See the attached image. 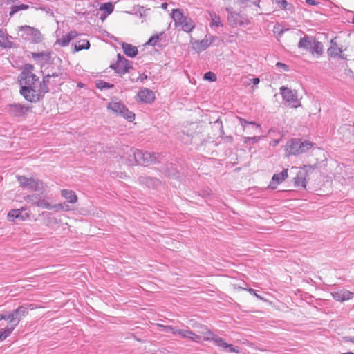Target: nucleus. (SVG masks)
Returning a JSON list of instances; mask_svg holds the SVG:
<instances>
[{"label": "nucleus", "mask_w": 354, "mask_h": 354, "mask_svg": "<svg viewBox=\"0 0 354 354\" xmlns=\"http://www.w3.org/2000/svg\"><path fill=\"white\" fill-rule=\"evenodd\" d=\"M167 173L168 176H172V177H175V173L174 172L168 171H167Z\"/></svg>", "instance_id": "3c124183"}, {"label": "nucleus", "mask_w": 354, "mask_h": 354, "mask_svg": "<svg viewBox=\"0 0 354 354\" xmlns=\"http://www.w3.org/2000/svg\"><path fill=\"white\" fill-rule=\"evenodd\" d=\"M205 335L204 339L207 341H213L215 345L222 347L223 348H228L230 352L239 353L240 350L238 347H234L232 344L226 343L224 339L215 334L209 330H206L204 333Z\"/></svg>", "instance_id": "9d476101"}, {"label": "nucleus", "mask_w": 354, "mask_h": 354, "mask_svg": "<svg viewBox=\"0 0 354 354\" xmlns=\"http://www.w3.org/2000/svg\"><path fill=\"white\" fill-rule=\"evenodd\" d=\"M306 2L310 6H315L317 4L315 0H306Z\"/></svg>", "instance_id": "49530a36"}, {"label": "nucleus", "mask_w": 354, "mask_h": 354, "mask_svg": "<svg viewBox=\"0 0 354 354\" xmlns=\"http://www.w3.org/2000/svg\"><path fill=\"white\" fill-rule=\"evenodd\" d=\"M314 143L306 139L292 138L287 142L285 151L287 156H298L313 148Z\"/></svg>", "instance_id": "f03ea898"}, {"label": "nucleus", "mask_w": 354, "mask_h": 354, "mask_svg": "<svg viewBox=\"0 0 354 354\" xmlns=\"http://www.w3.org/2000/svg\"><path fill=\"white\" fill-rule=\"evenodd\" d=\"M237 119L239 120L241 126L243 128H245L246 124H251V125H253L257 129H259V131H261V126L259 124L255 123L254 122H248L246 120H245L242 118H240V117H237Z\"/></svg>", "instance_id": "c9c22d12"}, {"label": "nucleus", "mask_w": 354, "mask_h": 354, "mask_svg": "<svg viewBox=\"0 0 354 354\" xmlns=\"http://www.w3.org/2000/svg\"><path fill=\"white\" fill-rule=\"evenodd\" d=\"M237 3H239L241 6H248L250 0H236Z\"/></svg>", "instance_id": "37998d69"}, {"label": "nucleus", "mask_w": 354, "mask_h": 354, "mask_svg": "<svg viewBox=\"0 0 354 354\" xmlns=\"http://www.w3.org/2000/svg\"><path fill=\"white\" fill-rule=\"evenodd\" d=\"M62 196L65 199H77V196L72 190L63 189L62 191Z\"/></svg>", "instance_id": "f704fd0d"}, {"label": "nucleus", "mask_w": 354, "mask_h": 354, "mask_svg": "<svg viewBox=\"0 0 354 354\" xmlns=\"http://www.w3.org/2000/svg\"><path fill=\"white\" fill-rule=\"evenodd\" d=\"M18 0H4V4L10 6V10L9 12V16L12 17L15 14L20 10H26L29 8L28 5L19 4Z\"/></svg>", "instance_id": "f3484780"}, {"label": "nucleus", "mask_w": 354, "mask_h": 354, "mask_svg": "<svg viewBox=\"0 0 354 354\" xmlns=\"http://www.w3.org/2000/svg\"><path fill=\"white\" fill-rule=\"evenodd\" d=\"M342 354H354V353H353V352H347V353H342Z\"/></svg>", "instance_id": "bf43d9fd"}, {"label": "nucleus", "mask_w": 354, "mask_h": 354, "mask_svg": "<svg viewBox=\"0 0 354 354\" xmlns=\"http://www.w3.org/2000/svg\"><path fill=\"white\" fill-rule=\"evenodd\" d=\"M90 48V43L87 39H80L74 45V52L87 50Z\"/></svg>", "instance_id": "c85d7f7f"}, {"label": "nucleus", "mask_w": 354, "mask_h": 354, "mask_svg": "<svg viewBox=\"0 0 354 354\" xmlns=\"http://www.w3.org/2000/svg\"><path fill=\"white\" fill-rule=\"evenodd\" d=\"M50 52H39V53H31V57L36 62L37 64L41 65H44L47 64L50 60Z\"/></svg>", "instance_id": "6ab92c4d"}, {"label": "nucleus", "mask_w": 354, "mask_h": 354, "mask_svg": "<svg viewBox=\"0 0 354 354\" xmlns=\"http://www.w3.org/2000/svg\"><path fill=\"white\" fill-rule=\"evenodd\" d=\"M209 195V192L208 191H206L205 192L203 193V195H201L202 197H206L207 196Z\"/></svg>", "instance_id": "864d4df0"}, {"label": "nucleus", "mask_w": 354, "mask_h": 354, "mask_svg": "<svg viewBox=\"0 0 354 354\" xmlns=\"http://www.w3.org/2000/svg\"><path fill=\"white\" fill-rule=\"evenodd\" d=\"M352 22L354 24V15H353V17L352 18Z\"/></svg>", "instance_id": "680f3d73"}, {"label": "nucleus", "mask_w": 354, "mask_h": 354, "mask_svg": "<svg viewBox=\"0 0 354 354\" xmlns=\"http://www.w3.org/2000/svg\"><path fill=\"white\" fill-rule=\"evenodd\" d=\"M78 35V33L75 30H71L68 33L63 35L61 38L57 39L56 44L61 46H67L71 41L75 39Z\"/></svg>", "instance_id": "412c9836"}, {"label": "nucleus", "mask_w": 354, "mask_h": 354, "mask_svg": "<svg viewBox=\"0 0 354 354\" xmlns=\"http://www.w3.org/2000/svg\"><path fill=\"white\" fill-rule=\"evenodd\" d=\"M315 39L312 37L305 36L301 38L299 42L298 47L304 48L308 50H312L313 45L315 44Z\"/></svg>", "instance_id": "393cba45"}, {"label": "nucleus", "mask_w": 354, "mask_h": 354, "mask_svg": "<svg viewBox=\"0 0 354 354\" xmlns=\"http://www.w3.org/2000/svg\"><path fill=\"white\" fill-rule=\"evenodd\" d=\"M167 7V3H162V8H165Z\"/></svg>", "instance_id": "13d9d810"}, {"label": "nucleus", "mask_w": 354, "mask_h": 354, "mask_svg": "<svg viewBox=\"0 0 354 354\" xmlns=\"http://www.w3.org/2000/svg\"><path fill=\"white\" fill-rule=\"evenodd\" d=\"M18 35L23 39L37 44L42 40V35L40 31L32 26L24 25L17 28Z\"/></svg>", "instance_id": "423d86ee"}, {"label": "nucleus", "mask_w": 354, "mask_h": 354, "mask_svg": "<svg viewBox=\"0 0 354 354\" xmlns=\"http://www.w3.org/2000/svg\"><path fill=\"white\" fill-rule=\"evenodd\" d=\"M323 51L322 44L315 40V44L313 45L312 50H310L313 54L316 53L317 55H321Z\"/></svg>", "instance_id": "473e14b6"}, {"label": "nucleus", "mask_w": 354, "mask_h": 354, "mask_svg": "<svg viewBox=\"0 0 354 354\" xmlns=\"http://www.w3.org/2000/svg\"><path fill=\"white\" fill-rule=\"evenodd\" d=\"M313 171L310 166L304 165L303 167L299 168L296 176L295 177V185L297 187L306 188L307 183V177L309 173Z\"/></svg>", "instance_id": "ddd939ff"}, {"label": "nucleus", "mask_w": 354, "mask_h": 354, "mask_svg": "<svg viewBox=\"0 0 354 354\" xmlns=\"http://www.w3.org/2000/svg\"><path fill=\"white\" fill-rule=\"evenodd\" d=\"M274 2L279 8L286 9L288 3L286 0H272Z\"/></svg>", "instance_id": "ea45409f"}, {"label": "nucleus", "mask_w": 354, "mask_h": 354, "mask_svg": "<svg viewBox=\"0 0 354 354\" xmlns=\"http://www.w3.org/2000/svg\"><path fill=\"white\" fill-rule=\"evenodd\" d=\"M279 143V140L275 139L271 142V145L273 147H276Z\"/></svg>", "instance_id": "8fccbe9b"}, {"label": "nucleus", "mask_w": 354, "mask_h": 354, "mask_svg": "<svg viewBox=\"0 0 354 354\" xmlns=\"http://www.w3.org/2000/svg\"><path fill=\"white\" fill-rule=\"evenodd\" d=\"M49 76H50V80L52 78V77H59V73H53L51 75L48 74ZM51 84V82L50 81V82L48 84Z\"/></svg>", "instance_id": "a18cd8bd"}, {"label": "nucleus", "mask_w": 354, "mask_h": 354, "mask_svg": "<svg viewBox=\"0 0 354 354\" xmlns=\"http://www.w3.org/2000/svg\"><path fill=\"white\" fill-rule=\"evenodd\" d=\"M287 178L288 169H284L279 174H274L268 187L272 189H276L277 185L284 181Z\"/></svg>", "instance_id": "a211bd4d"}, {"label": "nucleus", "mask_w": 354, "mask_h": 354, "mask_svg": "<svg viewBox=\"0 0 354 354\" xmlns=\"http://www.w3.org/2000/svg\"><path fill=\"white\" fill-rule=\"evenodd\" d=\"M167 332H170L173 335H178L180 337L187 339L194 342H201L202 337L194 333L192 330L188 329H177L172 326H165Z\"/></svg>", "instance_id": "1a4fd4ad"}, {"label": "nucleus", "mask_w": 354, "mask_h": 354, "mask_svg": "<svg viewBox=\"0 0 354 354\" xmlns=\"http://www.w3.org/2000/svg\"><path fill=\"white\" fill-rule=\"evenodd\" d=\"M147 78V75H145V74H142V75H140V76L138 78V80H140L141 82H143Z\"/></svg>", "instance_id": "de8ad7c7"}, {"label": "nucleus", "mask_w": 354, "mask_h": 354, "mask_svg": "<svg viewBox=\"0 0 354 354\" xmlns=\"http://www.w3.org/2000/svg\"><path fill=\"white\" fill-rule=\"evenodd\" d=\"M122 47L124 53L129 57H135L138 55L137 48L131 44L123 43Z\"/></svg>", "instance_id": "a878e982"}, {"label": "nucleus", "mask_w": 354, "mask_h": 354, "mask_svg": "<svg viewBox=\"0 0 354 354\" xmlns=\"http://www.w3.org/2000/svg\"><path fill=\"white\" fill-rule=\"evenodd\" d=\"M165 35L164 32H161L158 35L152 36L149 41L147 42V45L154 46L157 44V42L160 40L162 36Z\"/></svg>", "instance_id": "2f4dec72"}, {"label": "nucleus", "mask_w": 354, "mask_h": 354, "mask_svg": "<svg viewBox=\"0 0 354 354\" xmlns=\"http://www.w3.org/2000/svg\"><path fill=\"white\" fill-rule=\"evenodd\" d=\"M107 109L112 111V112L117 115L123 117L129 121H132L134 119V113L129 111L124 104L117 99L112 100L108 104Z\"/></svg>", "instance_id": "6e6552de"}, {"label": "nucleus", "mask_w": 354, "mask_h": 354, "mask_svg": "<svg viewBox=\"0 0 354 354\" xmlns=\"http://www.w3.org/2000/svg\"><path fill=\"white\" fill-rule=\"evenodd\" d=\"M261 138V136H252V137L245 136L243 138V142L245 144H248L250 142L252 144H254V143L257 142Z\"/></svg>", "instance_id": "4c0bfd02"}, {"label": "nucleus", "mask_w": 354, "mask_h": 354, "mask_svg": "<svg viewBox=\"0 0 354 354\" xmlns=\"http://www.w3.org/2000/svg\"><path fill=\"white\" fill-rule=\"evenodd\" d=\"M41 10L46 11V12H48L50 11V8H40Z\"/></svg>", "instance_id": "5fc2aeb1"}, {"label": "nucleus", "mask_w": 354, "mask_h": 354, "mask_svg": "<svg viewBox=\"0 0 354 354\" xmlns=\"http://www.w3.org/2000/svg\"><path fill=\"white\" fill-rule=\"evenodd\" d=\"M117 62L111 65L115 72L120 75H124L129 72V69L132 68L131 63L124 56L120 54L117 55Z\"/></svg>", "instance_id": "f8f14e48"}, {"label": "nucleus", "mask_w": 354, "mask_h": 354, "mask_svg": "<svg viewBox=\"0 0 354 354\" xmlns=\"http://www.w3.org/2000/svg\"><path fill=\"white\" fill-rule=\"evenodd\" d=\"M19 186L24 190L29 192H44L45 189L44 183L38 178L26 177L25 176H16Z\"/></svg>", "instance_id": "39448f33"}, {"label": "nucleus", "mask_w": 354, "mask_h": 354, "mask_svg": "<svg viewBox=\"0 0 354 354\" xmlns=\"http://www.w3.org/2000/svg\"><path fill=\"white\" fill-rule=\"evenodd\" d=\"M251 81L255 85L258 84L260 82L259 78L258 77L253 78L251 80Z\"/></svg>", "instance_id": "09e8293b"}, {"label": "nucleus", "mask_w": 354, "mask_h": 354, "mask_svg": "<svg viewBox=\"0 0 354 354\" xmlns=\"http://www.w3.org/2000/svg\"><path fill=\"white\" fill-rule=\"evenodd\" d=\"M276 66L279 70H282L283 71H288V70H289V66L282 62H277L276 64Z\"/></svg>", "instance_id": "79ce46f5"}, {"label": "nucleus", "mask_w": 354, "mask_h": 354, "mask_svg": "<svg viewBox=\"0 0 354 354\" xmlns=\"http://www.w3.org/2000/svg\"><path fill=\"white\" fill-rule=\"evenodd\" d=\"M30 216V213L26 208L15 209L10 210L8 214L9 221H25Z\"/></svg>", "instance_id": "dca6fc26"}, {"label": "nucleus", "mask_w": 354, "mask_h": 354, "mask_svg": "<svg viewBox=\"0 0 354 354\" xmlns=\"http://www.w3.org/2000/svg\"><path fill=\"white\" fill-rule=\"evenodd\" d=\"M139 181L141 184L152 189L157 188L161 185L158 179L149 176H141L139 178Z\"/></svg>", "instance_id": "aec40b11"}, {"label": "nucleus", "mask_w": 354, "mask_h": 354, "mask_svg": "<svg viewBox=\"0 0 354 354\" xmlns=\"http://www.w3.org/2000/svg\"><path fill=\"white\" fill-rule=\"evenodd\" d=\"M280 93L283 100L290 104L292 106L297 107L300 105L296 91H292L286 86H281Z\"/></svg>", "instance_id": "2eb2a0df"}, {"label": "nucleus", "mask_w": 354, "mask_h": 354, "mask_svg": "<svg viewBox=\"0 0 354 354\" xmlns=\"http://www.w3.org/2000/svg\"><path fill=\"white\" fill-rule=\"evenodd\" d=\"M213 38L211 40L208 39H203L200 41H196L193 44L194 48L198 51L205 50L207 47L210 46L213 41Z\"/></svg>", "instance_id": "bb28decb"}, {"label": "nucleus", "mask_w": 354, "mask_h": 354, "mask_svg": "<svg viewBox=\"0 0 354 354\" xmlns=\"http://www.w3.org/2000/svg\"><path fill=\"white\" fill-rule=\"evenodd\" d=\"M14 328L10 325L6 326L4 328L0 329V342L6 339L14 330Z\"/></svg>", "instance_id": "7c9ffc66"}, {"label": "nucleus", "mask_w": 354, "mask_h": 354, "mask_svg": "<svg viewBox=\"0 0 354 354\" xmlns=\"http://www.w3.org/2000/svg\"><path fill=\"white\" fill-rule=\"evenodd\" d=\"M253 4H254L256 6L259 7V1H254L252 2Z\"/></svg>", "instance_id": "6e6d98bb"}, {"label": "nucleus", "mask_w": 354, "mask_h": 354, "mask_svg": "<svg viewBox=\"0 0 354 354\" xmlns=\"http://www.w3.org/2000/svg\"><path fill=\"white\" fill-rule=\"evenodd\" d=\"M9 316L8 313L0 314V320H9Z\"/></svg>", "instance_id": "c03bdc74"}, {"label": "nucleus", "mask_w": 354, "mask_h": 354, "mask_svg": "<svg viewBox=\"0 0 354 354\" xmlns=\"http://www.w3.org/2000/svg\"><path fill=\"white\" fill-rule=\"evenodd\" d=\"M11 37L8 36V34L0 29V47L3 48H11L15 46V44L12 41L10 40Z\"/></svg>", "instance_id": "b1692460"}, {"label": "nucleus", "mask_w": 354, "mask_h": 354, "mask_svg": "<svg viewBox=\"0 0 354 354\" xmlns=\"http://www.w3.org/2000/svg\"><path fill=\"white\" fill-rule=\"evenodd\" d=\"M209 15L211 19V28L223 26V23L221 21V17L218 15H216V12H209Z\"/></svg>", "instance_id": "cd10ccee"}, {"label": "nucleus", "mask_w": 354, "mask_h": 354, "mask_svg": "<svg viewBox=\"0 0 354 354\" xmlns=\"http://www.w3.org/2000/svg\"><path fill=\"white\" fill-rule=\"evenodd\" d=\"M171 18L175 22V26L180 28L187 32H190L195 27L194 21L183 15V10L180 9H173L171 12Z\"/></svg>", "instance_id": "20e7f679"}, {"label": "nucleus", "mask_w": 354, "mask_h": 354, "mask_svg": "<svg viewBox=\"0 0 354 354\" xmlns=\"http://www.w3.org/2000/svg\"><path fill=\"white\" fill-rule=\"evenodd\" d=\"M30 106L21 103H12L6 106V111L12 117H25L29 112Z\"/></svg>", "instance_id": "9b49d317"}, {"label": "nucleus", "mask_w": 354, "mask_h": 354, "mask_svg": "<svg viewBox=\"0 0 354 354\" xmlns=\"http://www.w3.org/2000/svg\"><path fill=\"white\" fill-rule=\"evenodd\" d=\"M114 6L111 2L102 3L99 10L104 12V15L101 16V19L103 20L106 17L107 15H110L113 11Z\"/></svg>", "instance_id": "c756f323"}, {"label": "nucleus", "mask_w": 354, "mask_h": 354, "mask_svg": "<svg viewBox=\"0 0 354 354\" xmlns=\"http://www.w3.org/2000/svg\"><path fill=\"white\" fill-rule=\"evenodd\" d=\"M96 86L99 89H108L113 87V84L106 82L103 80H99L96 82Z\"/></svg>", "instance_id": "e433bc0d"}, {"label": "nucleus", "mask_w": 354, "mask_h": 354, "mask_svg": "<svg viewBox=\"0 0 354 354\" xmlns=\"http://www.w3.org/2000/svg\"><path fill=\"white\" fill-rule=\"evenodd\" d=\"M344 51H346V48H345L344 50H342L341 48L337 47L336 42H333V55H338L342 58H346L347 55L344 53Z\"/></svg>", "instance_id": "72a5a7b5"}, {"label": "nucleus", "mask_w": 354, "mask_h": 354, "mask_svg": "<svg viewBox=\"0 0 354 354\" xmlns=\"http://www.w3.org/2000/svg\"><path fill=\"white\" fill-rule=\"evenodd\" d=\"M33 66L26 64L18 77L20 94L28 102H37L48 92V84L50 76L46 75L39 82V77L32 73Z\"/></svg>", "instance_id": "f257e3e1"}, {"label": "nucleus", "mask_w": 354, "mask_h": 354, "mask_svg": "<svg viewBox=\"0 0 354 354\" xmlns=\"http://www.w3.org/2000/svg\"><path fill=\"white\" fill-rule=\"evenodd\" d=\"M138 97L141 102L145 103H151L155 99L154 93L148 88H144L140 91L138 93Z\"/></svg>", "instance_id": "4be33fe9"}, {"label": "nucleus", "mask_w": 354, "mask_h": 354, "mask_svg": "<svg viewBox=\"0 0 354 354\" xmlns=\"http://www.w3.org/2000/svg\"><path fill=\"white\" fill-rule=\"evenodd\" d=\"M55 221V218H49V221H50V222H51V221Z\"/></svg>", "instance_id": "052dcab7"}, {"label": "nucleus", "mask_w": 354, "mask_h": 354, "mask_svg": "<svg viewBox=\"0 0 354 354\" xmlns=\"http://www.w3.org/2000/svg\"><path fill=\"white\" fill-rule=\"evenodd\" d=\"M242 290H245L246 291H248V292H250V294L253 295L254 297H256L259 300H263L264 299L260 296L259 295H258L256 292L255 290L251 288H240Z\"/></svg>", "instance_id": "a19ab883"}, {"label": "nucleus", "mask_w": 354, "mask_h": 354, "mask_svg": "<svg viewBox=\"0 0 354 354\" xmlns=\"http://www.w3.org/2000/svg\"><path fill=\"white\" fill-rule=\"evenodd\" d=\"M28 313V308L24 306H19L17 309L10 313H8L9 317V325L14 328L19 324L20 319L27 315Z\"/></svg>", "instance_id": "4468645a"}, {"label": "nucleus", "mask_w": 354, "mask_h": 354, "mask_svg": "<svg viewBox=\"0 0 354 354\" xmlns=\"http://www.w3.org/2000/svg\"><path fill=\"white\" fill-rule=\"evenodd\" d=\"M203 78L205 80L215 82L216 80V75L213 72L209 71L204 74Z\"/></svg>", "instance_id": "58836bf2"}, {"label": "nucleus", "mask_w": 354, "mask_h": 354, "mask_svg": "<svg viewBox=\"0 0 354 354\" xmlns=\"http://www.w3.org/2000/svg\"><path fill=\"white\" fill-rule=\"evenodd\" d=\"M349 341L354 344V337H349Z\"/></svg>", "instance_id": "4d7b16f0"}, {"label": "nucleus", "mask_w": 354, "mask_h": 354, "mask_svg": "<svg viewBox=\"0 0 354 354\" xmlns=\"http://www.w3.org/2000/svg\"><path fill=\"white\" fill-rule=\"evenodd\" d=\"M77 201H65L64 203H54L53 201H37L38 207L47 209L53 212H68L75 209V203Z\"/></svg>", "instance_id": "7ed1b4c3"}, {"label": "nucleus", "mask_w": 354, "mask_h": 354, "mask_svg": "<svg viewBox=\"0 0 354 354\" xmlns=\"http://www.w3.org/2000/svg\"><path fill=\"white\" fill-rule=\"evenodd\" d=\"M328 55H332V46H330L328 48Z\"/></svg>", "instance_id": "603ef678"}, {"label": "nucleus", "mask_w": 354, "mask_h": 354, "mask_svg": "<svg viewBox=\"0 0 354 354\" xmlns=\"http://www.w3.org/2000/svg\"><path fill=\"white\" fill-rule=\"evenodd\" d=\"M353 296L354 293L344 289L333 292V299L342 302L351 299Z\"/></svg>", "instance_id": "5701e85b"}, {"label": "nucleus", "mask_w": 354, "mask_h": 354, "mask_svg": "<svg viewBox=\"0 0 354 354\" xmlns=\"http://www.w3.org/2000/svg\"><path fill=\"white\" fill-rule=\"evenodd\" d=\"M131 153L134 157L135 162L138 165H148L149 164L156 163L158 161L160 156L159 153H151L148 151H143L137 149H130Z\"/></svg>", "instance_id": "0eeeda50"}]
</instances>
